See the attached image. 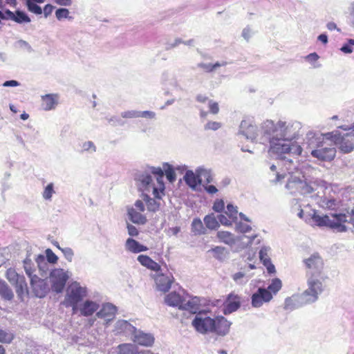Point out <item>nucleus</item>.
Wrapping results in <instances>:
<instances>
[{
    "mask_svg": "<svg viewBox=\"0 0 354 354\" xmlns=\"http://www.w3.org/2000/svg\"><path fill=\"white\" fill-rule=\"evenodd\" d=\"M46 254L47 260L49 263H57L58 258H57V255L52 251V250L47 249L46 250Z\"/></svg>",
    "mask_w": 354,
    "mask_h": 354,
    "instance_id": "obj_44",
    "label": "nucleus"
},
{
    "mask_svg": "<svg viewBox=\"0 0 354 354\" xmlns=\"http://www.w3.org/2000/svg\"><path fill=\"white\" fill-rule=\"evenodd\" d=\"M30 285L35 296L39 298L44 297L49 291L46 280L41 279L36 275L31 277Z\"/></svg>",
    "mask_w": 354,
    "mask_h": 354,
    "instance_id": "obj_13",
    "label": "nucleus"
},
{
    "mask_svg": "<svg viewBox=\"0 0 354 354\" xmlns=\"http://www.w3.org/2000/svg\"><path fill=\"white\" fill-rule=\"evenodd\" d=\"M318 39L322 41L323 44H326L328 42V37L325 34H322L318 37Z\"/></svg>",
    "mask_w": 354,
    "mask_h": 354,
    "instance_id": "obj_62",
    "label": "nucleus"
},
{
    "mask_svg": "<svg viewBox=\"0 0 354 354\" xmlns=\"http://www.w3.org/2000/svg\"><path fill=\"white\" fill-rule=\"evenodd\" d=\"M183 301H185V298L175 291L167 294L165 297V302L167 305L172 307H178L179 309H180Z\"/></svg>",
    "mask_w": 354,
    "mask_h": 354,
    "instance_id": "obj_19",
    "label": "nucleus"
},
{
    "mask_svg": "<svg viewBox=\"0 0 354 354\" xmlns=\"http://www.w3.org/2000/svg\"><path fill=\"white\" fill-rule=\"evenodd\" d=\"M169 231L172 233V234L176 235L180 231V227L176 226L169 228Z\"/></svg>",
    "mask_w": 354,
    "mask_h": 354,
    "instance_id": "obj_64",
    "label": "nucleus"
},
{
    "mask_svg": "<svg viewBox=\"0 0 354 354\" xmlns=\"http://www.w3.org/2000/svg\"><path fill=\"white\" fill-rule=\"evenodd\" d=\"M185 183L192 188H195L201 184V179L198 175H196L192 171H187L184 176Z\"/></svg>",
    "mask_w": 354,
    "mask_h": 354,
    "instance_id": "obj_28",
    "label": "nucleus"
},
{
    "mask_svg": "<svg viewBox=\"0 0 354 354\" xmlns=\"http://www.w3.org/2000/svg\"><path fill=\"white\" fill-rule=\"evenodd\" d=\"M241 306V297L234 292H230L224 303L223 313L230 314L237 310Z\"/></svg>",
    "mask_w": 354,
    "mask_h": 354,
    "instance_id": "obj_15",
    "label": "nucleus"
},
{
    "mask_svg": "<svg viewBox=\"0 0 354 354\" xmlns=\"http://www.w3.org/2000/svg\"><path fill=\"white\" fill-rule=\"evenodd\" d=\"M138 118H153L156 115L155 113L150 111H138Z\"/></svg>",
    "mask_w": 354,
    "mask_h": 354,
    "instance_id": "obj_48",
    "label": "nucleus"
},
{
    "mask_svg": "<svg viewBox=\"0 0 354 354\" xmlns=\"http://www.w3.org/2000/svg\"><path fill=\"white\" fill-rule=\"evenodd\" d=\"M134 342L142 346H149L153 344L154 338L151 335L140 333L135 335Z\"/></svg>",
    "mask_w": 354,
    "mask_h": 354,
    "instance_id": "obj_26",
    "label": "nucleus"
},
{
    "mask_svg": "<svg viewBox=\"0 0 354 354\" xmlns=\"http://www.w3.org/2000/svg\"><path fill=\"white\" fill-rule=\"evenodd\" d=\"M196 101L200 103H205L208 102V108L210 113L216 115L219 112V105L218 102H214L212 100H208V97L204 95L199 94L196 97Z\"/></svg>",
    "mask_w": 354,
    "mask_h": 354,
    "instance_id": "obj_24",
    "label": "nucleus"
},
{
    "mask_svg": "<svg viewBox=\"0 0 354 354\" xmlns=\"http://www.w3.org/2000/svg\"><path fill=\"white\" fill-rule=\"evenodd\" d=\"M217 238L221 242L227 245H232L234 243V235L227 231H218L216 234Z\"/></svg>",
    "mask_w": 354,
    "mask_h": 354,
    "instance_id": "obj_31",
    "label": "nucleus"
},
{
    "mask_svg": "<svg viewBox=\"0 0 354 354\" xmlns=\"http://www.w3.org/2000/svg\"><path fill=\"white\" fill-rule=\"evenodd\" d=\"M243 277H244V274L241 272H239L235 273L233 275V279L234 281H238L239 279L243 278Z\"/></svg>",
    "mask_w": 354,
    "mask_h": 354,
    "instance_id": "obj_63",
    "label": "nucleus"
},
{
    "mask_svg": "<svg viewBox=\"0 0 354 354\" xmlns=\"http://www.w3.org/2000/svg\"><path fill=\"white\" fill-rule=\"evenodd\" d=\"M24 267H25V270H26V274L31 279V277H33L34 275H32V270L30 268V264L29 263L26 262Z\"/></svg>",
    "mask_w": 354,
    "mask_h": 354,
    "instance_id": "obj_56",
    "label": "nucleus"
},
{
    "mask_svg": "<svg viewBox=\"0 0 354 354\" xmlns=\"http://www.w3.org/2000/svg\"><path fill=\"white\" fill-rule=\"evenodd\" d=\"M192 325L201 334L212 333V318L203 316V313L200 311L192 320Z\"/></svg>",
    "mask_w": 354,
    "mask_h": 354,
    "instance_id": "obj_7",
    "label": "nucleus"
},
{
    "mask_svg": "<svg viewBox=\"0 0 354 354\" xmlns=\"http://www.w3.org/2000/svg\"><path fill=\"white\" fill-rule=\"evenodd\" d=\"M36 2L30 0L26 1V6L28 10L36 15H41L42 13V9L40 6L35 3Z\"/></svg>",
    "mask_w": 354,
    "mask_h": 354,
    "instance_id": "obj_39",
    "label": "nucleus"
},
{
    "mask_svg": "<svg viewBox=\"0 0 354 354\" xmlns=\"http://www.w3.org/2000/svg\"><path fill=\"white\" fill-rule=\"evenodd\" d=\"M341 50L345 53H351L353 51V48L351 46L346 44L341 48Z\"/></svg>",
    "mask_w": 354,
    "mask_h": 354,
    "instance_id": "obj_60",
    "label": "nucleus"
},
{
    "mask_svg": "<svg viewBox=\"0 0 354 354\" xmlns=\"http://www.w3.org/2000/svg\"><path fill=\"white\" fill-rule=\"evenodd\" d=\"M3 15H4V18L3 19L12 20L13 18L15 17V12L10 11V10H6L5 11V13H3Z\"/></svg>",
    "mask_w": 354,
    "mask_h": 354,
    "instance_id": "obj_54",
    "label": "nucleus"
},
{
    "mask_svg": "<svg viewBox=\"0 0 354 354\" xmlns=\"http://www.w3.org/2000/svg\"><path fill=\"white\" fill-rule=\"evenodd\" d=\"M222 127V124L216 121H209L204 126L206 131H216Z\"/></svg>",
    "mask_w": 354,
    "mask_h": 354,
    "instance_id": "obj_40",
    "label": "nucleus"
},
{
    "mask_svg": "<svg viewBox=\"0 0 354 354\" xmlns=\"http://www.w3.org/2000/svg\"><path fill=\"white\" fill-rule=\"evenodd\" d=\"M225 64V63L220 64L219 62H216L214 64L200 63L198 64V67L201 68L205 73H211L214 71L216 68L224 66Z\"/></svg>",
    "mask_w": 354,
    "mask_h": 354,
    "instance_id": "obj_36",
    "label": "nucleus"
},
{
    "mask_svg": "<svg viewBox=\"0 0 354 354\" xmlns=\"http://www.w3.org/2000/svg\"><path fill=\"white\" fill-rule=\"evenodd\" d=\"M53 193H54L53 185V183H50L46 187V188L43 192V197L45 199L49 200L51 198Z\"/></svg>",
    "mask_w": 354,
    "mask_h": 354,
    "instance_id": "obj_43",
    "label": "nucleus"
},
{
    "mask_svg": "<svg viewBox=\"0 0 354 354\" xmlns=\"http://www.w3.org/2000/svg\"><path fill=\"white\" fill-rule=\"evenodd\" d=\"M145 205L140 200L136 201L134 207L127 209L128 216L131 222L138 225H144L147 223V218L142 214L145 211Z\"/></svg>",
    "mask_w": 354,
    "mask_h": 354,
    "instance_id": "obj_9",
    "label": "nucleus"
},
{
    "mask_svg": "<svg viewBox=\"0 0 354 354\" xmlns=\"http://www.w3.org/2000/svg\"><path fill=\"white\" fill-rule=\"evenodd\" d=\"M99 308V305L92 301H86L81 306L80 310L82 315L90 316L93 315Z\"/></svg>",
    "mask_w": 354,
    "mask_h": 354,
    "instance_id": "obj_25",
    "label": "nucleus"
},
{
    "mask_svg": "<svg viewBox=\"0 0 354 354\" xmlns=\"http://www.w3.org/2000/svg\"><path fill=\"white\" fill-rule=\"evenodd\" d=\"M50 279L52 283V289L59 293L64 290L68 277L63 269L57 268L51 271Z\"/></svg>",
    "mask_w": 354,
    "mask_h": 354,
    "instance_id": "obj_10",
    "label": "nucleus"
},
{
    "mask_svg": "<svg viewBox=\"0 0 354 354\" xmlns=\"http://www.w3.org/2000/svg\"><path fill=\"white\" fill-rule=\"evenodd\" d=\"M19 82L16 80H9L6 81L3 84V86H17L19 85Z\"/></svg>",
    "mask_w": 354,
    "mask_h": 354,
    "instance_id": "obj_57",
    "label": "nucleus"
},
{
    "mask_svg": "<svg viewBox=\"0 0 354 354\" xmlns=\"http://www.w3.org/2000/svg\"><path fill=\"white\" fill-rule=\"evenodd\" d=\"M204 222L206 227L210 230H216L220 226L218 221L213 214L205 216Z\"/></svg>",
    "mask_w": 354,
    "mask_h": 354,
    "instance_id": "obj_33",
    "label": "nucleus"
},
{
    "mask_svg": "<svg viewBox=\"0 0 354 354\" xmlns=\"http://www.w3.org/2000/svg\"><path fill=\"white\" fill-rule=\"evenodd\" d=\"M122 117L124 118H138V111H129L124 112L122 114Z\"/></svg>",
    "mask_w": 354,
    "mask_h": 354,
    "instance_id": "obj_51",
    "label": "nucleus"
},
{
    "mask_svg": "<svg viewBox=\"0 0 354 354\" xmlns=\"http://www.w3.org/2000/svg\"><path fill=\"white\" fill-rule=\"evenodd\" d=\"M192 232L195 235H201L205 234L206 230L200 218H196L193 220L192 223Z\"/></svg>",
    "mask_w": 354,
    "mask_h": 354,
    "instance_id": "obj_30",
    "label": "nucleus"
},
{
    "mask_svg": "<svg viewBox=\"0 0 354 354\" xmlns=\"http://www.w3.org/2000/svg\"><path fill=\"white\" fill-rule=\"evenodd\" d=\"M125 248L127 251L134 254L148 250V248L147 246L140 243L138 241L132 238H128L127 239L125 242Z\"/></svg>",
    "mask_w": 354,
    "mask_h": 354,
    "instance_id": "obj_21",
    "label": "nucleus"
},
{
    "mask_svg": "<svg viewBox=\"0 0 354 354\" xmlns=\"http://www.w3.org/2000/svg\"><path fill=\"white\" fill-rule=\"evenodd\" d=\"M137 259L142 266L151 271L158 272L161 270L160 266L147 255L140 254Z\"/></svg>",
    "mask_w": 354,
    "mask_h": 354,
    "instance_id": "obj_20",
    "label": "nucleus"
},
{
    "mask_svg": "<svg viewBox=\"0 0 354 354\" xmlns=\"http://www.w3.org/2000/svg\"><path fill=\"white\" fill-rule=\"evenodd\" d=\"M282 287V283L281 281L278 279L275 278L272 280L271 283L268 286L267 290L270 291L272 295H275L277 292H279Z\"/></svg>",
    "mask_w": 354,
    "mask_h": 354,
    "instance_id": "obj_37",
    "label": "nucleus"
},
{
    "mask_svg": "<svg viewBox=\"0 0 354 354\" xmlns=\"http://www.w3.org/2000/svg\"><path fill=\"white\" fill-rule=\"evenodd\" d=\"M231 323L223 316H216L212 318V333L224 336L228 333Z\"/></svg>",
    "mask_w": 354,
    "mask_h": 354,
    "instance_id": "obj_11",
    "label": "nucleus"
},
{
    "mask_svg": "<svg viewBox=\"0 0 354 354\" xmlns=\"http://www.w3.org/2000/svg\"><path fill=\"white\" fill-rule=\"evenodd\" d=\"M311 155L322 161H331L335 157L336 150L334 147H324L313 150Z\"/></svg>",
    "mask_w": 354,
    "mask_h": 354,
    "instance_id": "obj_16",
    "label": "nucleus"
},
{
    "mask_svg": "<svg viewBox=\"0 0 354 354\" xmlns=\"http://www.w3.org/2000/svg\"><path fill=\"white\" fill-rule=\"evenodd\" d=\"M54 1L59 5V6H68L71 5V0H54Z\"/></svg>",
    "mask_w": 354,
    "mask_h": 354,
    "instance_id": "obj_55",
    "label": "nucleus"
},
{
    "mask_svg": "<svg viewBox=\"0 0 354 354\" xmlns=\"http://www.w3.org/2000/svg\"><path fill=\"white\" fill-rule=\"evenodd\" d=\"M57 94H47L41 96V107L45 111H50L55 108L57 104Z\"/></svg>",
    "mask_w": 354,
    "mask_h": 354,
    "instance_id": "obj_22",
    "label": "nucleus"
},
{
    "mask_svg": "<svg viewBox=\"0 0 354 354\" xmlns=\"http://www.w3.org/2000/svg\"><path fill=\"white\" fill-rule=\"evenodd\" d=\"M144 200L146 203L147 209L150 212H155L160 208V203L155 199L150 198L148 195H145Z\"/></svg>",
    "mask_w": 354,
    "mask_h": 354,
    "instance_id": "obj_34",
    "label": "nucleus"
},
{
    "mask_svg": "<svg viewBox=\"0 0 354 354\" xmlns=\"http://www.w3.org/2000/svg\"><path fill=\"white\" fill-rule=\"evenodd\" d=\"M272 299V295L266 288H259L252 295V306L254 308L261 307L264 303H268Z\"/></svg>",
    "mask_w": 354,
    "mask_h": 354,
    "instance_id": "obj_14",
    "label": "nucleus"
},
{
    "mask_svg": "<svg viewBox=\"0 0 354 354\" xmlns=\"http://www.w3.org/2000/svg\"><path fill=\"white\" fill-rule=\"evenodd\" d=\"M218 219L219 222L224 225L230 226L232 225V221L229 220L225 215L221 214L218 216Z\"/></svg>",
    "mask_w": 354,
    "mask_h": 354,
    "instance_id": "obj_50",
    "label": "nucleus"
},
{
    "mask_svg": "<svg viewBox=\"0 0 354 354\" xmlns=\"http://www.w3.org/2000/svg\"><path fill=\"white\" fill-rule=\"evenodd\" d=\"M57 247L62 250V252L64 253L65 257L68 260V261H71L72 259H73V250L69 248H64V249H62L58 245H57Z\"/></svg>",
    "mask_w": 354,
    "mask_h": 354,
    "instance_id": "obj_46",
    "label": "nucleus"
},
{
    "mask_svg": "<svg viewBox=\"0 0 354 354\" xmlns=\"http://www.w3.org/2000/svg\"><path fill=\"white\" fill-rule=\"evenodd\" d=\"M153 279L157 290L162 292H168L174 282V277L171 273H158L154 275Z\"/></svg>",
    "mask_w": 354,
    "mask_h": 354,
    "instance_id": "obj_12",
    "label": "nucleus"
},
{
    "mask_svg": "<svg viewBox=\"0 0 354 354\" xmlns=\"http://www.w3.org/2000/svg\"><path fill=\"white\" fill-rule=\"evenodd\" d=\"M238 227H239L240 232H243V233L248 232L251 230V227L248 225L240 224Z\"/></svg>",
    "mask_w": 354,
    "mask_h": 354,
    "instance_id": "obj_58",
    "label": "nucleus"
},
{
    "mask_svg": "<svg viewBox=\"0 0 354 354\" xmlns=\"http://www.w3.org/2000/svg\"><path fill=\"white\" fill-rule=\"evenodd\" d=\"M287 125L286 122L279 121L274 124L272 121H267L265 127V133L272 136L270 138V151L284 159L283 156L290 153L300 156L302 152L301 147L296 142L284 139L286 136Z\"/></svg>",
    "mask_w": 354,
    "mask_h": 354,
    "instance_id": "obj_1",
    "label": "nucleus"
},
{
    "mask_svg": "<svg viewBox=\"0 0 354 354\" xmlns=\"http://www.w3.org/2000/svg\"><path fill=\"white\" fill-rule=\"evenodd\" d=\"M151 172L156 177V183L153 182L152 177L149 175H142L140 181L146 191H152L154 197L157 199H162L165 195V186L163 182L164 172L167 180L170 183L176 180V173L171 165L169 163L163 165V169L160 167H152Z\"/></svg>",
    "mask_w": 354,
    "mask_h": 354,
    "instance_id": "obj_3",
    "label": "nucleus"
},
{
    "mask_svg": "<svg viewBox=\"0 0 354 354\" xmlns=\"http://www.w3.org/2000/svg\"><path fill=\"white\" fill-rule=\"evenodd\" d=\"M0 296L6 300L12 299L14 295L8 284L0 279Z\"/></svg>",
    "mask_w": 354,
    "mask_h": 354,
    "instance_id": "obj_29",
    "label": "nucleus"
},
{
    "mask_svg": "<svg viewBox=\"0 0 354 354\" xmlns=\"http://www.w3.org/2000/svg\"><path fill=\"white\" fill-rule=\"evenodd\" d=\"M69 11L66 8H59L55 12L56 18L58 20L68 18Z\"/></svg>",
    "mask_w": 354,
    "mask_h": 354,
    "instance_id": "obj_42",
    "label": "nucleus"
},
{
    "mask_svg": "<svg viewBox=\"0 0 354 354\" xmlns=\"http://www.w3.org/2000/svg\"><path fill=\"white\" fill-rule=\"evenodd\" d=\"M313 221L319 227H328L339 232L347 230L346 223H350L354 227V211L347 214H333L331 218L328 215L320 216L314 214Z\"/></svg>",
    "mask_w": 354,
    "mask_h": 354,
    "instance_id": "obj_4",
    "label": "nucleus"
},
{
    "mask_svg": "<svg viewBox=\"0 0 354 354\" xmlns=\"http://www.w3.org/2000/svg\"><path fill=\"white\" fill-rule=\"evenodd\" d=\"M257 127L251 124L248 120H243L240 124V131L247 138H255Z\"/></svg>",
    "mask_w": 354,
    "mask_h": 354,
    "instance_id": "obj_23",
    "label": "nucleus"
},
{
    "mask_svg": "<svg viewBox=\"0 0 354 354\" xmlns=\"http://www.w3.org/2000/svg\"><path fill=\"white\" fill-rule=\"evenodd\" d=\"M6 277L15 286L16 292L19 298L23 299L24 296L28 293L25 277L23 275L19 274L12 268H10L6 270Z\"/></svg>",
    "mask_w": 354,
    "mask_h": 354,
    "instance_id": "obj_6",
    "label": "nucleus"
},
{
    "mask_svg": "<svg viewBox=\"0 0 354 354\" xmlns=\"http://www.w3.org/2000/svg\"><path fill=\"white\" fill-rule=\"evenodd\" d=\"M333 140L342 152L344 153H350L354 149V130L343 136L339 133L335 134Z\"/></svg>",
    "mask_w": 354,
    "mask_h": 354,
    "instance_id": "obj_8",
    "label": "nucleus"
},
{
    "mask_svg": "<svg viewBox=\"0 0 354 354\" xmlns=\"http://www.w3.org/2000/svg\"><path fill=\"white\" fill-rule=\"evenodd\" d=\"M205 189L209 194H212L216 193L218 191L214 185H208L205 187Z\"/></svg>",
    "mask_w": 354,
    "mask_h": 354,
    "instance_id": "obj_59",
    "label": "nucleus"
},
{
    "mask_svg": "<svg viewBox=\"0 0 354 354\" xmlns=\"http://www.w3.org/2000/svg\"><path fill=\"white\" fill-rule=\"evenodd\" d=\"M15 338V335L9 331L0 330V342L10 344Z\"/></svg>",
    "mask_w": 354,
    "mask_h": 354,
    "instance_id": "obj_38",
    "label": "nucleus"
},
{
    "mask_svg": "<svg viewBox=\"0 0 354 354\" xmlns=\"http://www.w3.org/2000/svg\"><path fill=\"white\" fill-rule=\"evenodd\" d=\"M54 10V6L50 4H46L44 8V14L46 17L50 15Z\"/></svg>",
    "mask_w": 354,
    "mask_h": 354,
    "instance_id": "obj_52",
    "label": "nucleus"
},
{
    "mask_svg": "<svg viewBox=\"0 0 354 354\" xmlns=\"http://www.w3.org/2000/svg\"><path fill=\"white\" fill-rule=\"evenodd\" d=\"M304 263L308 268V288L302 293V297L306 303H312L318 299V295L324 289L322 282L326 279L323 273L324 262L318 254H314L305 259Z\"/></svg>",
    "mask_w": 354,
    "mask_h": 354,
    "instance_id": "obj_2",
    "label": "nucleus"
},
{
    "mask_svg": "<svg viewBox=\"0 0 354 354\" xmlns=\"http://www.w3.org/2000/svg\"><path fill=\"white\" fill-rule=\"evenodd\" d=\"M83 148L84 150H86V151H88V150H92L93 151H95V146L91 141L84 143Z\"/></svg>",
    "mask_w": 354,
    "mask_h": 354,
    "instance_id": "obj_53",
    "label": "nucleus"
},
{
    "mask_svg": "<svg viewBox=\"0 0 354 354\" xmlns=\"http://www.w3.org/2000/svg\"><path fill=\"white\" fill-rule=\"evenodd\" d=\"M225 248L221 246H216L212 249V252L214 254V257L217 259H221L223 254Z\"/></svg>",
    "mask_w": 354,
    "mask_h": 354,
    "instance_id": "obj_47",
    "label": "nucleus"
},
{
    "mask_svg": "<svg viewBox=\"0 0 354 354\" xmlns=\"http://www.w3.org/2000/svg\"><path fill=\"white\" fill-rule=\"evenodd\" d=\"M117 312V308L111 304H105L102 308L97 313L96 315L99 318H104L108 321L113 319Z\"/></svg>",
    "mask_w": 354,
    "mask_h": 354,
    "instance_id": "obj_18",
    "label": "nucleus"
},
{
    "mask_svg": "<svg viewBox=\"0 0 354 354\" xmlns=\"http://www.w3.org/2000/svg\"><path fill=\"white\" fill-rule=\"evenodd\" d=\"M201 299L198 297H189V299L183 301L180 306L181 310L189 311L192 314H196L201 307Z\"/></svg>",
    "mask_w": 354,
    "mask_h": 354,
    "instance_id": "obj_17",
    "label": "nucleus"
},
{
    "mask_svg": "<svg viewBox=\"0 0 354 354\" xmlns=\"http://www.w3.org/2000/svg\"><path fill=\"white\" fill-rule=\"evenodd\" d=\"M127 227L128 234L131 236H137L139 234L138 230L134 225L128 223Z\"/></svg>",
    "mask_w": 354,
    "mask_h": 354,
    "instance_id": "obj_49",
    "label": "nucleus"
},
{
    "mask_svg": "<svg viewBox=\"0 0 354 354\" xmlns=\"http://www.w3.org/2000/svg\"><path fill=\"white\" fill-rule=\"evenodd\" d=\"M237 209L236 207L231 204L227 205V210L225 213L228 215L229 218L234 220L237 218Z\"/></svg>",
    "mask_w": 354,
    "mask_h": 354,
    "instance_id": "obj_41",
    "label": "nucleus"
},
{
    "mask_svg": "<svg viewBox=\"0 0 354 354\" xmlns=\"http://www.w3.org/2000/svg\"><path fill=\"white\" fill-rule=\"evenodd\" d=\"M86 289L80 286L77 283L71 284L67 290L64 304L66 306H71L73 313L77 311V304L86 297Z\"/></svg>",
    "mask_w": 354,
    "mask_h": 354,
    "instance_id": "obj_5",
    "label": "nucleus"
},
{
    "mask_svg": "<svg viewBox=\"0 0 354 354\" xmlns=\"http://www.w3.org/2000/svg\"><path fill=\"white\" fill-rule=\"evenodd\" d=\"M225 203L222 199H217L213 205V209L217 212H221L224 209Z\"/></svg>",
    "mask_w": 354,
    "mask_h": 354,
    "instance_id": "obj_45",
    "label": "nucleus"
},
{
    "mask_svg": "<svg viewBox=\"0 0 354 354\" xmlns=\"http://www.w3.org/2000/svg\"><path fill=\"white\" fill-rule=\"evenodd\" d=\"M318 58H319V56L315 53H310V55H308L307 56V59H310V60H312V61H317L318 59Z\"/></svg>",
    "mask_w": 354,
    "mask_h": 354,
    "instance_id": "obj_61",
    "label": "nucleus"
},
{
    "mask_svg": "<svg viewBox=\"0 0 354 354\" xmlns=\"http://www.w3.org/2000/svg\"><path fill=\"white\" fill-rule=\"evenodd\" d=\"M137 349L131 344H122L118 346V354H136Z\"/></svg>",
    "mask_w": 354,
    "mask_h": 354,
    "instance_id": "obj_32",
    "label": "nucleus"
},
{
    "mask_svg": "<svg viewBox=\"0 0 354 354\" xmlns=\"http://www.w3.org/2000/svg\"><path fill=\"white\" fill-rule=\"evenodd\" d=\"M12 21L18 24L29 23L30 21V19L24 12L17 10L15 12V17Z\"/></svg>",
    "mask_w": 354,
    "mask_h": 354,
    "instance_id": "obj_35",
    "label": "nucleus"
},
{
    "mask_svg": "<svg viewBox=\"0 0 354 354\" xmlns=\"http://www.w3.org/2000/svg\"><path fill=\"white\" fill-rule=\"evenodd\" d=\"M259 258L263 264L266 267L269 273L275 272L274 266L272 263L271 260L268 254L267 250L262 248L259 251Z\"/></svg>",
    "mask_w": 354,
    "mask_h": 354,
    "instance_id": "obj_27",
    "label": "nucleus"
}]
</instances>
